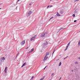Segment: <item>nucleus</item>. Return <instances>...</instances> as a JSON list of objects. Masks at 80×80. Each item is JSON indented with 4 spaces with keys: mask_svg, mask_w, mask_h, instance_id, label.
I'll return each mask as SVG.
<instances>
[{
    "mask_svg": "<svg viewBox=\"0 0 80 80\" xmlns=\"http://www.w3.org/2000/svg\"><path fill=\"white\" fill-rule=\"evenodd\" d=\"M46 34H47V33H46V32L42 33L41 35V37H45L46 36Z\"/></svg>",
    "mask_w": 80,
    "mask_h": 80,
    "instance_id": "nucleus-2",
    "label": "nucleus"
},
{
    "mask_svg": "<svg viewBox=\"0 0 80 80\" xmlns=\"http://www.w3.org/2000/svg\"><path fill=\"white\" fill-rule=\"evenodd\" d=\"M31 13H32V12L29 11L28 12L27 15L28 16H29V15H30V14H31Z\"/></svg>",
    "mask_w": 80,
    "mask_h": 80,
    "instance_id": "nucleus-4",
    "label": "nucleus"
},
{
    "mask_svg": "<svg viewBox=\"0 0 80 80\" xmlns=\"http://www.w3.org/2000/svg\"><path fill=\"white\" fill-rule=\"evenodd\" d=\"M5 60V58L3 57H2L0 59V63L2 65V63L3 62H4V60Z\"/></svg>",
    "mask_w": 80,
    "mask_h": 80,
    "instance_id": "nucleus-1",
    "label": "nucleus"
},
{
    "mask_svg": "<svg viewBox=\"0 0 80 80\" xmlns=\"http://www.w3.org/2000/svg\"><path fill=\"white\" fill-rule=\"evenodd\" d=\"M62 65V62H60L59 64V66H60Z\"/></svg>",
    "mask_w": 80,
    "mask_h": 80,
    "instance_id": "nucleus-14",
    "label": "nucleus"
},
{
    "mask_svg": "<svg viewBox=\"0 0 80 80\" xmlns=\"http://www.w3.org/2000/svg\"><path fill=\"white\" fill-rule=\"evenodd\" d=\"M54 52H55V51H53V53H54Z\"/></svg>",
    "mask_w": 80,
    "mask_h": 80,
    "instance_id": "nucleus-30",
    "label": "nucleus"
},
{
    "mask_svg": "<svg viewBox=\"0 0 80 80\" xmlns=\"http://www.w3.org/2000/svg\"><path fill=\"white\" fill-rule=\"evenodd\" d=\"M2 8H0V10Z\"/></svg>",
    "mask_w": 80,
    "mask_h": 80,
    "instance_id": "nucleus-32",
    "label": "nucleus"
},
{
    "mask_svg": "<svg viewBox=\"0 0 80 80\" xmlns=\"http://www.w3.org/2000/svg\"><path fill=\"white\" fill-rule=\"evenodd\" d=\"M25 43V40H24L22 42H21L20 44L21 45H23Z\"/></svg>",
    "mask_w": 80,
    "mask_h": 80,
    "instance_id": "nucleus-3",
    "label": "nucleus"
},
{
    "mask_svg": "<svg viewBox=\"0 0 80 80\" xmlns=\"http://www.w3.org/2000/svg\"><path fill=\"white\" fill-rule=\"evenodd\" d=\"M47 42H45L44 43V45H43V46L44 47H45V45H47Z\"/></svg>",
    "mask_w": 80,
    "mask_h": 80,
    "instance_id": "nucleus-8",
    "label": "nucleus"
},
{
    "mask_svg": "<svg viewBox=\"0 0 80 80\" xmlns=\"http://www.w3.org/2000/svg\"><path fill=\"white\" fill-rule=\"evenodd\" d=\"M33 78H34V76H32L30 80H33Z\"/></svg>",
    "mask_w": 80,
    "mask_h": 80,
    "instance_id": "nucleus-13",
    "label": "nucleus"
},
{
    "mask_svg": "<svg viewBox=\"0 0 80 80\" xmlns=\"http://www.w3.org/2000/svg\"><path fill=\"white\" fill-rule=\"evenodd\" d=\"M57 16H58V17H60V15L57 12Z\"/></svg>",
    "mask_w": 80,
    "mask_h": 80,
    "instance_id": "nucleus-11",
    "label": "nucleus"
},
{
    "mask_svg": "<svg viewBox=\"0 0 80 80\" xmlns=\"http://www.w3.org/2000/svg\"><path fill=\"white\" fill-rule=\"evenodd\" d=\"M75 64H78V62H75Z\"/></svg>",
    "mask_w": 80,
    "mask_h": 80,
    "instance_id": "nucleus-19",
    "label": "nucleus"
},
{
    "mask_svg": "<svg viewBox=\"0 0 80 80\" xmlns=\"http://www.w3.org/2000/svg\"><path fill=\"white\" fill-rule=\"evenodd\" d=\"M72 16L73 17H75V14H73Z\"/></svg>",
    "mask_w": 80,
    "mask_h": 80,
    "instance_id": "nucleus-20",
    "label": "nucleus"
},
{
    "mask_svg": "<svg viewBox=\"0 0 80 80\" xmlns=\"http://www.w3.org/2000/svg\"><path fill=\"white\" fill-rule=\"evenodd\" d=\"M67 57H68V56H67V57L65 58H64V60H65V59H66V58H67Z\"/></svg>",
    "mask_w": 80,
    "mask_h": 80,
    "instance_id": "nucleus-21",
    "label": "nucleus"
},
{
    "mask_svg": "<svg viewBox=\"0 0 80 80\" xmlns=\"http://www.w3.org/2000/svg\"><path fill=\"white\" fill-rule=\"evenodd\" d=\"M63 28H60V30H62V29H63Z\"/></svg>",
    "mask_w": 80,
    "mask_h": 80,
    "instance_id": "nucleus-22",
    "label": "nucleus"
},
{
    "mask_svg": "<svg viewBox=\"0 0 80 80\" xmlns=\"http://www.w3.org/2000/svg\"><path fill=\"white\" fill-rule=\"evenodd\" d=\"M77 22V20H74V23H75V22Z\"/></svg>",
    "mask_w": 80,
    "mask_h": 80,
    "instance_id": "nucleus-24",
    "label": "nucleus"
},
{
    "mask_svg": "<svg viewBox=\"0 0 80 80\" xmlns=\"http://www.w3.org/2000/svg\"><path fill=\"white\" fill-rule=\"evenodd\" d=\"M30 5H31V3L29 4Z\"/></svg>",
    "mask_w": 80,
    "mask_h": 80,
    "instance_id": "nucleus-28",
    "label": "nucleus"
},
{
    "mask_svg": "<svg viewBox=\"0 0 80 80\" xmlns=\"http://www.w3.org/2000/svg\"><path fill=\"white\" fill-rule=\"evenodd\" d=\"M70 42H69V43L68 44V45H67V46H68H68H69L70 45Z\"/></svg>",
    "mask_w": 80,
    "mask_h": 80,
    "instance_id": "nucleus-15",
    "label": "nucleus"
},
{
    "mask_svg": "<svg viewBox=\"0 0 80 80\" xmlns=\"http://www.w3.org/2000/svg\"><path fill=\"white\" fill-rule=\"evenodd\" d=\"M53 18V17H52V18H50V20H51V19H52V18Z\"/></svg>",
    "mask_w": 80,
    "mask_h": 80,
    "instance_id": "nucleus-23",
    "label": "nucleus"
},
{
    "mask_svg": "<svg viewBox=\"0 0 80 80\" xmlns=\"http://www.w3.org/2000/svg\"><path fill=\"white\" fill-rule=\"evenodd\" d=\"M26 62H25L23 65H22V66L21 67H23V66H25V65H26Z\"/></svg>",
    "mask_w": 80,
    "mask_h": 80,
    "instance_id": "nucleus-9",
    "label": "nucleus"
},
{
    "mask_svg": "<svg viewBox=\"0 0 80 80\" xmlns=\"http://www.w3.org/2000/svg\"><path fill=\"white\" fill-rule=\"evenodd\" d=\"M80 42H78V45H80Z\"/></svg>",
    "mask_w": 80,
    "mask_h": 80,
    "instance_id": "nucleus-26",
    "label": "nucleus"
},
{
    "mask_svg": "<svg viewBox=\"0 0 80 80\" xmlns=\"http://www.w3.org/2000/svg\"><path fill=\"white\" fill-rule=\"evenodd\" d=\"M47 58H48V57L45 56L44 57V61H45V60H47Z\"/></svg>",
    "mask_w": 80,
    "mask_h": 80,
    "instance_id": "nucleus-6",
    "label": "nucleus"
},
{
    "mask_svg": "<svg viewBox=\"0 0 80 80\" xmlns=\"http://www.w3.org/2000/svg\"><path fill=\"white\" fill-rule=\"evenodd\" d=\"M35 38V37H32L31 39V41H32V40H34V39Z\"/></svg>",
    "mask_w": 80,
    "mask_h": 80,
    "instance_id": "nucleus-7",
    "label": "nucleus"
},
{
    "mask_svg": "<svg viewBox=\"0 0 80 80\" xmlns=\"http://www.w3.org/2000/svg\"><path fill=\"white\" fill-rule=\"evenodd\" d=\"M27 48H26V49H27Z\"/></svg>",
    "mask_w": 80,
    "mask_h": 80,
    "instance_id": "nucleus-33",
    "label": "nucleus"
},
{
    "mask_svg": "<svg viewBox=\"0 0 80 80\" xmlns=\"http://www.w3.org/2000/svg\"><path fill=\"white\" fill-rule=\"evenodd\" d=\"M1 5V4H0V5Z\"/></svg>",
    "mask_w": 80,
    "mask_h": 80,
    "instance_id": "nucleus-34",
    "label": "nucleus"
},
{
    "mask_svg": "<svg viewBox=\"0 0 80 80\" xmlns=\"http://www.w3.org/2000/svg\"><path fill=\"white\" fill-rule=\"evenodd\" d=\"M33 50H34V48H33L29 52V53H32V52Z\"/></svg>",
    "mask_w": 80,
    "mask_h": 80,
    "instance_id": "nucleus-10",
    "label": "nucleus"
},
{
    "mask_svg": "<svg viewBox=\"0 0 80 80\" xmlns=\"http://www.w3.org/2000/svg\"><path fill=\"white\" fill-rule=\"evenodd\" d=\"M47 68V66H46L44 68V70H45V68Z\"/></svg>",
    "mask_w": 80,
    "mask_h": 80,
    "instance_id": "nucleus-25",
    "label": "nucleus"
},
{
    "mask_svg": "<svg viewBox=\"0 0 80 80\" xmlns=\"http://www.w3.org/2000/svg\"><path fill=\"white\" fill-rule=\"evenodd\" d=\"M54 74H55V73H52L51 74V76L52 77V76H53V75H54Z\"/></svg>",
    "mask_w": 80,
    "mask_h": 80,
    "instance_id": "nucleus-18",
    "label": "nucleus"
},
{
    "mask_svg": "<svg viewBox=\"0 0 80 80\" xmlns=\"http://www.w3.org/2000/svg\"><path fill=\"white\" fill-rule=\"evenodd\" d=\"M53 7V6H52V5H51V6H48L47 7V8H48V7Z\"/></svg>",
    "mask_w": 80,
    "mask_h": 80,
    "instance_id": "nucleus-16",
    "label": "nucleus"
},
{
    "mask_svg": "<svg viewBox=\"0 0 80 80\" xmlns=\"http://www.w3.org/2000/svg\"><path fill=\"white\" fill-rule=\"evenodd\" d=\"M19 0H18V1H19Z\"/></svg>",
    "mask_w": 80,
    "mask_h": 80,
    "instance_id": "nucleus-31",
    "label": "nucleus"
},
{
    "mask_svg": "<svg viewBox=\"0 0 80 80\" xmlns=\"http://www.w3.org/2000/svg\"><path fill=\"white\" fill-rule=\"evenodd\" d=\"M49 54V52H47L45 56L46 57H47V56Z\"/></svg>",
    "mask_w": 80,
    "mask_h": 80,
    "instance_id": "nucleus-12",
    "label": "nucleus"
},
{
    "mask_svg": "<svg viewBox=\"0 0 80 80\" xmlns=\"http://www.w3.org/2000/svg\"><path fill=\"white\" fill-rule=\"evenodd\" d=\"M7 67H6L5 68V70H4V72H5V73H7Z\"/></svg>",
    "mask_w": 80,
    "mask_h": 80,
    "instance_id": "nucleus-5",
    "label": "nucleus"
},
{
    "mask_svg": "<svg viewBox=\"0 0 80 80\" xmlns=\"http://www.w3.org/2000/svg\"><path fill=\"white\" fill-rule=\"evenodd\" d=\"M61 78H59V80H61Z\"/></svg>",
    "mask_w": 80,
    "mask_h": 80,
    "instance_id": "nucleus-27",
    "label": "nucleus"
},
{
    "mask_svg": "<svg viewBox=\"0 0 80 80\" xmlns=\"http://www.w3.org/2000/svg\"><path fill=\"white\" fill-rule=\"evenodd\" d=\"M72 72H73V70H72Z\"/></svg>",
    "mask_w": 80,
    "mask_h": 80,
    "instance_id": "nucleus-29",
    "label": "nucleus"
},
{
    "mask_svg": "<svg viewBox=\"0 0 80 80\" xmlns=\"http://www.w3.org/2000/svg\"><path fill=\"white\" fill-rule=\"evenodd\" d=\"M68 46H67L65 50H67V49H68Z\"/></svg>",
    "mask_w": 80,
    "mask_h": 80,
    "instance_id": "nucleus-17",
    "label": "nucleus"
}]
</instances>
